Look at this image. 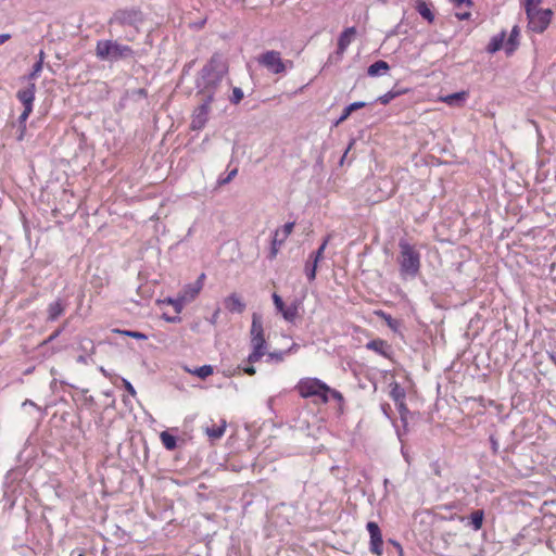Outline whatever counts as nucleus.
I'll return each instance as SVG.
<instances>
[{"label":"nucleus","mask_w":556,"mask_h":556,"mask_svg":"<svg viewBox=\"0 0 556 556\" xmlns=\"http://www.w3.org/2000/svg\"><path fill=\"white\" fill-rule=\"evenodd\" d=\"M227 72L228 66L223 60V56L217 53L213 54L207 64L202 68L200 77L198 78V93L205 98L212 96V100H214L215 91Z\"/></svg>","instance_id":"1"},{"label":"nucleus","mask_w":556,"mask_h":556,"mask_svg":"<svg viewBox=\"0 0 556 556\" xmlns=\"http://www.w3.org/2000/svg\"><path fill=\"white\" fill-rule=\"evenodd\" d=\"M399 270L402 279H414L420 271V252L406 239L399 241Z\"/></svg>","instance_id":"2"},{"label":"nucleus","mask_w":556,"mask_h":556,"mask_svg":"<svg viewBox=\"0 0 556 556\" xmlns=\"http://www.w3.org/2000/svg\"><path fill=\"white\" fill-rule=\"evenodd\" d=\"M250 342L252 351L248 356L250 364L258 362L267 353V342L265 340L262 316L257 313L252 315L250 329Z\"/></svg>","instance_id":"3"},{"label":"nucleus","mask_w":556,"mask_h":556,"mask_svg":"<svg viewBox=\"0 0 556 556\" xmlns=\"http://www.w3.org/2000/svg\"><path fill=\"white\" fill-rule=\"evenodd\" d=\"M96 55L101 61L116 62L121 59L131 58L134 51L129 46L121 45L116 40H98Z\"/></svg>","instance_id":"4"},{"label":"nucleus","mask_w":556,"mask_h":556,"mask_svg":"<svg viewBox=\"0 0 556 556\" xmlns=\"http://www.w3.org/2000/svg\"><path fill=\"white\" fill-rule=\"evenodd\" d=\"M295 390L303 399L318 396L323 403H328L330 387L318 378H302L295 386Z\"/></svg>","instance_id":"5"},{"label":"nucleus","mask_w":556,"mask_h":556,"mask_svg":"<svg viewBox=\"0 0 556 556\" xmlns=\"http://www.w3.org/2000/svg\"><path fill=\"white\" fill-rule=\"evenodd\" d=\"M257 62L273 74H282L287 68L293 67L292 61H283L280 52L275 50H269L258 55Z\"/></svg>","instance_id":"6"},{"label":"nucleus","mask_w":556,"mask_h":556,"mask_svg":"<svg viewBox=\"0 0 556 556\" xmlns=\"http://www.w3.org/2000/svg\"><path fill=\"white\" fill-rule=\"evenodd\" d=\"M526 14L528 18L529 30L542 34L551 23L553 11L551 9H528Z\"/></svg>","instance_id":"7"},{"label":"nucleus","mask_w":556,"mask_h":556,"mask_svg":"<svg viewBox=\"0 0 556 556\" xmlns=\"http://www.w3.org/2000/svg\"><path fill=\"white\" fill-rule=\"evenodd\" d=\"M141 22V14L137 10H117L109 20L111 31L114 26H136Z\"/></svg>","instance_id":"8"},{"label":"nucleus","mask_w":556,"mask_h":556,"mask_svg":"<svg viewBox=\"0 0 556 556\" xmlns=\"http://www.w3.org/2000/svg\"><path fill=\"white\" fill-rule=\"evenodd\" d=\"M294 222L286 223L280 229H276L273 236L271 245L268 254L269 260L276 258L280 248L292 233L294 228Z\"/></svg>","instance_id":"9"},{"label":"nucleus","mask_w":556,"mask_h":556,"mask_svg":"<svg viewBox=\"0 0 556 556\" xmlns=\"http://www.w3.org/2000/svg\"><path fill=\"white\" fill-rule=\"evenodd\" d=\"M202 101L192 115L191 128L193 130L202 129L208 119L210 104L213 102L212 96L202 97Z\"/></svg>","instance_id":"10"},{"label":"nucleus","mask_w":556,"mask_h":556,"mask_svg":"<svg viewBox=\"0 0 556 556\" xmlns=\"http://www.w3.org/2000/svg\"><path fill=\"white\" fill-rule=\"evenodd\" d=\"M366 528L370 535L369 551L377 556H381L383 552V540L378 523L369 521Z\"/></svg>","instance_id":"11"},{"label":"nucleus","mask_w":556,"mask_h":556,"mask_svg":"<svg viewBox=\"0 0 556 556\" xmlns=\"http://www.w3.org/2000/svg\"><path fill=\"white\" fill-rule=\"evenodd\" d=\"M356 36V28L354 26L345 28L338 38V48L334 53L337 61H341L346 49Z\"/></svg>","instance_id":"12"},{"label":"nucleus","mask_w":556,"mask_h":556,"mask_svg":"<svg viewBox=\"0 0 556 556\" xmlns=\"http://www.w3.org/2000/svg\"><path fill=\"white\" fill-rule=\"evenodd\" d=\"M27 86L23 89H20L16 93L17 99L22 102L24 108L33 109L36 93V85L35 83L27 81Z\"/></svg>","instance_id":"13"},{"label":"nucleus","mask_w":556,"mask_h":556,"mask_svg":"<svg viewBox=\"0 0 556 556\" xmlns=\"http://www.w3.org/2000/svg\"><path fill=\"white\" fill-rule=\"evenodd\" d=\"M520 28L518 25H515L511 30H510V34L507 38V40L505 41V46H504V51L506 53L507 56H510L515 53V51L518 49L519 45H520Z\"/></svg>","instance_id":"14"},{"label":"nucleus","mask_w":556,"mask_h":556,"mask_svg":"<svg viewBox=\"0 0 556 556\" xmlns=\"http://www.w3.org/2000/svg\"><path fill=\"white\" fill-rule=\"evenodd\" d=\"M452 3L455 5V8L458 9V11L455 13V16L459 21H465L470 17V11L469 8L472 5L471 0H451Z\"/></svg>","instance_id":"15"},{"label":"nucleus","mask_w":556,"mask_h":556,"mask_svg":"<svg viewBox=\"0 0 556 556\" xmlns=\"http://www.w3.org/2000/svg\"><path fill=\"white\" fill-rule=\"evenodd\" d=\"M505 39H506V31L502 30L497 35L493 36L486 46L485 50L490 54H494L501 49H504L505 46Z\"/></svg>","instance_id":"16"},{"label":"nucleus","mask_w":556,"mask_h":556,"mask_svg":"<svg viewBox=\"0 0 556 556\" xmlns=\"http://www.w3.org/2000/svg\"><path fill=\"white\" fill-rule=\"evenodd\" d=\"M225 307L232 313H242L245 309V304L241 301L239 295L232 293L225 299Z\"/></svg>","instance_id":"17"},{"label":"nucleus","mask_w":556,"mask_h":556,"mask_svg":"<svg viewBox=\"0 0 556 556\" xmlns=\"http://www.w3.org/2000/svg\"><path fill=\"white\" fill-rule=\"evenodd\" d=\"M65 311V305L61 300H56L49 304L48 306V320L54 321L56 320Z\"/></svg>","instance_id":"18"},{"label":"nucleus","mask_w":556,"mask_h":556,"mask_svg":"<svg viewBox=\"0 0 556 556\" xmlns=\"http://www.w3.org/2000/svg\"><path fill=\"white\" fill-rule=\"evenodd\" d=\"M467 96L466 91H460L442 97L441 100L447 105L460 106L466 101Z\"/></svg>","instance_id":"19"},{"label":"nucleus","mask_w":556,"mask_h":556,"mask_svg":"<svg viewBox=\"0 0 556 556\" xmlns=\"http://www.w3.org/2000/svg\"><path fill=\"white\" fill-rule=\"evenodd\" d=\"M390 66L386 61L379 60L368 66L367 74L370 77H376L386 74Z\"/></svg>","instance_id":"20"},{"label":"nucleus","mask_w":556,"mask_h":556,"mask_svg":"<svg viewBox=\"0 0 556 556\" xmlns=\"http://www.w3.org/2000/svg\"><path fill=\"white\" fill-rule=\"evenodd\" d=\"M416 10L428 23H433L434 13L428 3H426L424 0H417Z\"/></svg>","instance_id":"21"},{"label":"nucleus","mask_w":556,"mask_h":556,"mask_svg":"<svg viewBox=\"0 0 556 556\" xmlns=\"http://www.w3.org/2000/svg\"><path fill=\"white\" fill-rule=\"evenodd\" d=\"M201 289H202V282L201 281H195L192 285H188L184 289V293L181 295V300L185 301V302H189V301L193 300L199 294Z\"/></svg>","instance_id":"22"},{"label":"nucleus","mask_w":556,"mask_h":556,"mask_svg":"<svg viewBox=\"0 0 556 556\" xmlns=\"http://www.w3.org/2000/svg\"><path fill=\"white\" fill-rule=\"evenodd\" d=\"M365 106H366V102H363V101H357V102H353V103L349 104L343 110L341 116L336 122V125H339V124L343 123L345 119H348L349 116L352 114V112H354V111H356L358 109H363Z\"/></svg>","instance_id":"23"},{"label":"nucleus","mask_w":556,"mask_h":556,"mask_svg":"<svg viewBox=\"0 0 556 556\" xmlns=\"http://www.w3.org/2000/svg\"><path fill=\"white\" fill-rule=\"evenodd\" d=\"M407 92V89H391L387 93L378 97L377 101L381 104H389L393 99Z\"/></svg>","instance_id":"24"},{"label":"nucleus","mask_w":556,"mask_h":556,"mask_svg":"<svg viewBox=\"0 0 556 556\" xmlns=\"http://www.w3.org/2000/svg\"><path fill=\"white\" fill-rule=\"evenodd\" d=\"M280 314L285 320L293 323L299 315V305L295 302L289 306L285 305L283 311L280 312Z\"/></svg>","instance_id":"25"},{"label":"nucleus","mask_w":556,"mask_h":556,"mask_svg":"<svg viewBox=\"0 0 556 556\" xmlns=\"http://www.w3.org/2000/svg\"><path fill=\"white\" fill-rule=\"evenodd\" d=\"M484 518V511L482 509H477L471 513L469 516V525L472 527L475 531H478L482 528Z\"/></svg>","instance_id":"26"},{"label":"nucleus","mask_w":556,"mask_h":556,"mask_svg":"<svg viewBox=\"0 0 556 556\" xmlns=\"http://www.w3.org/2000/svg\"><path fill=\"white\" fill-rule=\"evenodd\" d=\"M225 429H226V421H223V424L220 426L213 425L212 427H207L205 429V432L208 435V438H211L212 440H217L224 435Z\"/></svg>","instance_id":"27"},{"label":"nucleus","mask_w":556,"mask_h":556,"mask_svg":"<svg viewBox=\"0 0 556 556\" xmlns=\"http://www.w3.org/2000/svg\"><path fill=\"white\" fill-rule=\"evenodd\" d=\"M160 439L164 447L168 451H173L177 446L176 438L167 431H163L160 434Z\"/></svg>","instance_id":"28"},{"label":"nucleus","mask_w":556,"mask_h":556,"mask_svg":"<svg viewBox=\"0 0 556 556\" xmlns=\"http://www.w3.org/2000/svg\"><path fill=\"white\" fill-rule=\"evenodd\" d=\"M187 371L201 379H205L214 372V369L212 365H203L194 369H187Z\"/></svg>","instance_id":"29"},{"label":"nucleus","mask_w":556,"mask_h":556,"mask_svg":"<svg viewBox=\"0 0 556 556\" xmlns=\"http://www.w3.org/2000/svg\"><path fill=\"white\" fill-rule=\"evenodd\" d=\"M31 112H33V109L24 108L22 114L18 117V127H20L21 131H20V135L17 137V140H20V141L23 140L24 132H25V129H26L25 123H26V121L29 117Z\"/></svg>","instance_id":"30"},{"label":"nucleus","mask_w":556,"mask_h":556,"mask_svg":"<svg viewBox=\"0 0 556 556\" xmlns=\"http://www.w3.org/2000/svg\"><path fill=\"white\" fill-rule=\"evenodd\" d=\"M317 265V262L313 261L309 257L307 258L304 266V273L309 281H313L316 278Z\"/></svg>","instance_id":"31"},{"label":"nucleus","mask_w":556,"mask_h":556,"mask_svg":"<svg viewBox=\"0 0 556 556\" xmlns=\"http://www.w3.org/2000/svg\"><path fill=\"white\" fill-rule=\"evenodd\" d=\"M390 395L395 402V404L405 400V391L397 383H394V386L392 387Z\"/></svg>","instance_id":"32"},{"label":"nucleus","mask_w":556,"mask_h":556,"mask_svg":"<svg viewBox=\"0 0 556 556\" xmlns=\"http://www.w3.org/2000/svg\"><path fill=\"white\" fill-rule=\"evenodd\" d=\"M395 405L400 413L401 421H402L404 428H406L409 410L404 401L396 403Z\"/></svg>","instance_id":"33"},{"label":"nucleus","mask_w":556,"mask_h":556,"mask_svg":"<svg viewBox=\"0 0 556 556\" xmlns=\"http://www.w3.org/2000/svg\"><path fill=\"white\" fill-rule=\"evenodd\" d=\"M113 331L124 334V336H127V337H130V338H134V339H137V340H147L148 339L147 334H144L143 332H139V331L119 330V329H114Z\"/></svg>","instance_id":"34"},{"label":"nucleus","mask_w":556,"mask_h":556,"mask_svg":"<svg viewBox=\"0 0 556 556\" xmlns=\"http://www.w3.org/2000/svg\"><path fill=\"white\" fill-rule=\"evenodd\" d=\"M328 244V239H325L324 242L320 244V247L317 249V251L313 252L308 257L313 261L319 263L324 257V251Z\"/></svg>","instance_id":"35"},{"label":"nucleus","mask_w":556,"mask_h":556,"mask_svg":"<svg viewBox=\"0 0 556 556\" xmlns=\"http://www.w3.org/2000/svg\"><path fill=\"white\" fill-rule=\"evenodd\" d=\"M43 64L41 62H36L33 65L31 72L26 76V80L29 83H34V80L39 76L40 72L42 71Z\"/></svg>","instance_id":"36"},{"label":"nucleus","mask_w":556,"mask_h":556,"mask_svg":"<svg viewBox=\"0 0 556 556\" xmlns=\"http://www.w3.org/2000/svg\"><path fill=\"white\" fill-rule=\"evenodd\" d=\"M243 99V91L239 87H235L232 89V96L230 97V102L233 104L240 103V101Z\"/></svg>","instance_id":"37"},{"label":"nucleus","mask_w":556,"mask_h":556,"mask_svg":"<svg viewBox=\"0 0 556 556\" xmlns=\"http://www.w3.org/2000/svg\"><path fill=\"white\" fill-rule=\"evenodd\" d=\"M237 174H238V169L233 168L225 177H219L218 178V184L219 185L229 184L237 176Z\"/></svg>","instance_id":"38"},{"label":"nucleus","mask_w":556,"mask_h":556,"mask_svg":"<svg viewBox=\"0 0 556 556\" xmlns=\"http://www.w3.org/2000/svg\"><path fill=\"white\" fill-rule=\"evenodd\" d=\"M271 299H273V302H274V305L276 307V309L280 313L283 311V307H285V303L281 299V296L277 293H273L271 295Z\"/></svg>","instance_id":"39"},{"label":"nucleus","mask_w":556,"mask_h":556,"mask_svg":"<svg viewBox=\"0 0 556 556\" xmlns=\"http://www.w3.org/2000/svg\"><path fill=\"white\" fill-rule=\"evenodd\" d=\"M542 0H525V11L528 12V9L540 10V4Z\"/></svg>","instance_id":"40"},{"label":"nucleus","mask_w":556,"mask_h":556,"mask_svg":"<svg viewBox=\"0 0 556 556\" xmlns=\"http://www.w3.org/2000/svg\"><path fill=\"white\" fill-rule=\"evenodd\" d=\"M383 345H384V342L382 340H374L367 344V348L370 350H375L377 352H381V348Z\"/></svg>","instance_id":"41"},{"label":"nucleus","mask_w":556,"mask_h":556,"mask_svg":"<svg viewBox=\"0 0 556 556\" xmlns=\"http://www.w3.org/2000/svg\"><path fill=\"white\" fill-rule=\"evenodd\" d=\"M331 396L333 400H336L337 402L339 403H342L343 402V395L341 392H339L338 390L336 389H331L330 388V391H328V397Z\"/></svg>","instance_id":"42"},{"label":"nucleus","mask_w":556,"mask_h":556,"mask_svg":"<svg viewBox=\"0 0 556 556\" xmlns=\"http://www.w3.org/2000/svg\"><path fill=\"white\" fill-rule=\"evenodd\" d=\"M123 384H124L125 389L127 390L128 394L130 396L135 397L137 392H136L135 388L132 387V384L127 379H124V378H123Z\"/></svg>","instance_id":"43"},{"label":"nucleus","mask_w":556,"mask_h":556,"mask_svg":"<svg viewBox=\"0 0 556 556\" xmlns=\"http://www.w3.org/2000/svg\"><path fill=\"white\" fill-rule=\"evenodd\" d=\"M168 302H169V303H172V304L175 306V309H176V312H178V313L181 311V308H182V304H184V303H186L185 301H182V300H181V298H180V299H177V300H172V299H169V301H168Z\"/></svg>","instance_id":"44"},{"label":"nucleus","mask_w":556,"mask_h":556,"mask_svg":"<svg viewBox=\"0 0 556 556\" xmlns=\"http://www.w3.org/2000/svg\"><path fill=\"white\" fill-rule=\"evenodd\" d=\"M380 315L386 319L387 324L390 326V327H394V325L396 324V321L390 316V315H387L386 313L381 312Z\"/></svg>","instance_id":"45"},{"label":"nucleus","mask_w":556,"mask_h":556,"mask_svg":"<svg viewBox=\"0 0 556 556\" xmlns=\"http://www.w3.org/2000/svg\"><path fill=\"white\" fill-rule=\"evenodd\" d=\"M64 327L56 329L47 340L46 342H52L55 340L63 331Z\"/></svg>","instance_id":"46"},{"label":"nucleus","mask_w":556,"mask_h":556,"mask_svg":"<svg viewBox=\"0 0 556 556\" xmlns=\"http://www.w3.org/2000/svg\"><path fill=\"white\" fill-rule=\"evenodd\" d=\"M490 441H491V446H492L493 453L496 454L498 452L497 440L494 437H491Z\"/></svg>","instance_id":"47"},{"label":"nucleus","mask_w":556,"mask_h":556,"mask_svg":"<svg viewBox=\"0 0 556 556\" xmlns=\"http://www.w3.org/2000/svg\"><path fill=\"white\" fill-rule=\"evenodd\" d=\"M70 556H85V552L81 548H75L71 552Z\"/></svg>","instance_id":"48"},{"label":"nucleus","mask_w":556,"mask_h":556,"mask_svg":"<svg viewBox=\"0 0 556 556\" xmlns=\"http://www.w3.org/2000/svg\"><path fill=\"white\" fill-rule=\"evenodd\" d=\"M10 38H11V35H9V34H0V45H3Z\"/></svg>","instance_id":"49"},{"label":"nucleus","mask_w":556,"mask_h":556,"mask_svg":"<svg viewBox=\"0 0 556 556\" xmlns=\"http://www.w3.org/2000/svg\"><path fill=\"white\" fill-rule=\"evenodd\" d=\"M244 372L250 375V376H253L255 374V368L253 366H248L245 368H243Z\"/></svg>","instance_id":"50"},{"label":"nucleus","mask_w":556,"mask_h":556,"mask_svg":"<svg viewBox=\"0 0 556 556\" xmlns=\"http://www.w3.org/2000/svg\"><path fill=\"white\" fill-rule=\"evenodd\" d=\"M354 142H355L354 140H352V141L350 142V144H349L348 149L345 150V152H344V154H343V156H342V159H341V161H340V163H341V164L344 162V159L346 157V154H348V152L350 151V149L352 148V146L354 144Z\"/></svg>","instance_id":"51"},{"label":"nucleus","mask_w":556,"mask_h":556,"mask_svg":"<svg viewBox=\"0 0 556 556\" xmlns=\"http://www.w3.org/2000/svg\"><path fill=\"white\" fill-rule=\"evenodd\" d=\"M45 56H46L45 51L40 50L39 53H38V61L37 62H41V64H43Z\"/></svg>","instance_id":"52"},{"label":"nucleus","mask_w":556,"mask_h":556,"mask_svg":"<svg viewBox=\"0 0 556 556\" xmlns=\"http://www.w3.org/2000/svg\"><path fill=\"white\" fill-rule=\"evenodd\" d=\"M30 405L34 407H37V405L31 400H25L22 404V406Z\"/></svg>","instance_id":"53"},{"label":"nucleus","mask_w":556,"mask_h":556,"mask_svg":"<svg viewBox=\"0 0 556 556\" xmlns=\"http://www.w3.org/2000/svg\"><path fill=\"white\" fill-rule=\"evenodd\" d=\"M548 356H549V359L555 364L556 366V353L555 352H552V353H548Z\"/></svg>","instance_id":"54"},{"label":"nucleus","mask_w":556,"mask_h":556,"mask_svg":"<svg viewBox=\"0 0 556 556\" xmlns=\"http://www.w3.org/2000/svg\"><path fill=\"white\" fill-rule=\"evenodd\" d=\"M450 519H451V520L458 519L459 521H464V520H465V517L454 515V516H451V518H450Z\"/></svg>","instance_id":"55"},{"label":"nucleus","mask_w":556,"mask_h":556,"mask_svg":"<svg viewBox=\"0 0 556 556\" xmlns=\"http://www.w3.org/2000/svg\"><path fill=\"white\" fill-rule=\"evenodd\" d=\"M77 362H78V363H86L87 361H86V357H85V356H81V355H80V356H78Z\"/></svg>","instance_id":"56"},{"label":"nucleus","mask_w":556,"mask_h":556,"mask_svg":"<svg viewBox=\"0 0 556 556\" xmlns=\"http://www.w3.org/2000/svg\"><path fill=\"white\" fill-rule=\"evenodd\" d=\"M204 278H205V275L201 274L197 281H201L203 283Z\"/></svg>","instance_id":"57"},{"label":"nucleus","mask_w":556,"mask_h":556,"mask_svg":"<svg viewBox=\"0 0 556 556\" xmlns=\"http://www.w3.org/2000/svg\"><path fill=\"white\" fill-rule=\"evenodd\" d=\"M217 314H218V312H216V313L214 314V316H213V318H212V320H211V323H212V324H215V321H216V317H217Z\"/></svg>","instance_id":"58"},{"label":"nucleus","mask_w":556,"mask_h":556,"mask_svg":"<svg viewBox=\"0 0 556 556\" xmlns=\"http://www.w3.org/2000/svg\"><path fill=\"white\" fill-rule=\"evenodd\" d=\"M382 2H387V0H381Z\"/></svg>","instance_id":"59"}]
</instances>
